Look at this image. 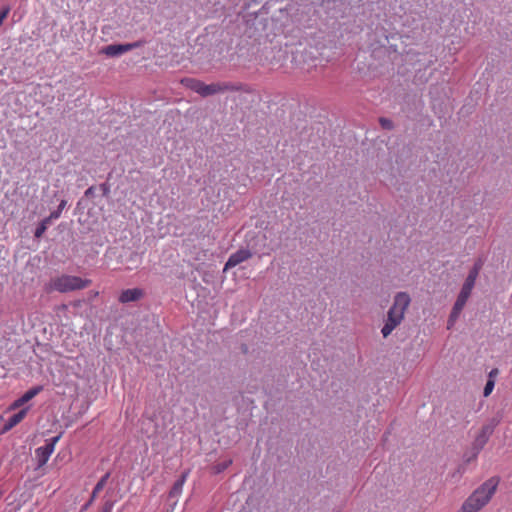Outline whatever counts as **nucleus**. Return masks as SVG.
<instances>
[{
    "mask_svg": "<svg viewBox=\"0 0 512 512\" xmlns=\"http://www.w3.org/2000/svg\"><path fill=\"white\" fill-rule=\"evenodd\" d=\"M28 409L29 407H26V408H23L22 410H20L19 412L15 413L14 415H12L4 424L3 428H2V432L5 433V432H8L9 430H11L14 426H16L17 424H19L23 419L24 417L26 416L27 412H28Z\"/></svg>",
    "mask_w": 512,
    "mask_h": 512,
    "instance_id": "10",
    "label": "nucleus"
},
{
    "mask_svg": "<svg viewBox=\"0 0 512 512\" xmlns=\"http://www.w3.org/2000/svg\"><path fill=\"white\" fill-rule=\"evenodd\" d=\"M501 420L502 416L498 413L482 426L472 443L475 446L476 452L481 451L484 448Z\"/></svg>",
    "mask_w": 512,
    "mask_h": 512,
    "instance_id": "4",
    "label": "nucleus"
},
{
    "mask_svg": "<svg viewBox=\"0 0 512 512\" xmlns=\"http://www.w3.org/2000/svg\"><path fill=\"white\" fill-rule=\"evenodd\" d=\"M48 291H58V292H64V280L63 278H57L55 280H52L48 285Z\"/></svg>",
    "mask_w": 512,
    "mask_h": 512,
    "instance_id": "16",
    "label": "nucleus"
},
{
    "mask_svg": "<svg viewBox=\"0 0 512 512\" xmlns=\"http://www.w3.org/2000/svg\"><path fill=\"white\" fill-rule=\"evenodd\" d=\"M144 296V291L140 288L126 289L121 292L118 300L120 303L136 302Z\"/></svg>",
    "mask_w": 512,
    "mask_h": 512,
    "instance_id": "9",
    "label": "nucleus"
},
{
    "mask_svg": "<svg viewBox=\"0 0 512 512\" xmlns=\"http://www.w3.org/2000/svg\"><path fill=\"white\" fill-rule=\"evenodd\" d=\"M144 43V40H139L133 43L111 44L103 47L101 52L108 57H118L126 52L143 46Z\"/></svg>",
    "mask_w": 512,
    "mask_h": 512,
    "instance_id": "6",
    "label": "nucleus"
},
{
    "mask_svg": "<svg viewBox=\"0 0 512 512\" xmlns=\"http://www.w3.org/2000/svg\"><path fill=\"white\" fill-rule=\"evenodd\" d=\"M498 374V369L494 368L489 373V379H492L494 376Z\"/></svg>",
    "mask_w": 512,
    "mask_h": 512,
    "instance_id": "27",
    "label": "nucleus"
},
{
    "mask_svg": "<svg viewBox=\"0 0 512 512\" xmlns=\"http://www.w3.org/2000/svg\"><path fill=\"white\" fill-rule=\"evenodd\" d=\"M60 437L61 435H57L50 439H47L46 443L43 446H40L35 450V460L37 462L36 468H41L47 463L52 452L54 451V446L56 442H58Z\"/></svg>",
    "mask_w": 512,
    "mask_h": 512,
    "instance_id": "5",
    "label": "nucleus"
},
{
    "mask_svg": "<svg viewBox=\"0 0 512 512\" xmlns=\"http://www.w3.org/2000/svg\"><path fill=\"white\" fill-rule=\"evenodd\" d=\"M59 214H60V213H59V211H57V212H55V213H52V214H51V216H50V218L45 219V220L41 223V225H40L39 227H37V229H36V231H35V236H36V237H40V236L44 233V231L46 230V228H47V224L50 222V220H51L52 218H58V217H59Z\"/></svg>",
    "mask_w": 512,
    "mask_h": 512,
    "instance_id": "18",
    "label": "nucleus"
},
{
    "mask_svg": "<svg viewBox=\"0 0 512 512\" xmlns=\"http://www.w3.org/2000/svg\"><path fill=\"white\" fill-rule=\"evenodd\" d=\"M410 303L411 298L407 292H397L395 294L393 304L387 312V318L381 329L384 338H387L402 323Z\"/></svg>",
    "mask_w": 512,
    "mask_h": 512,
    "instance_id": "2",
    "label": "nucleus"
},
{
    "mask_svg": "<svg viewBox=\"0 0 512 512\" xmlns=\"http://www.w3.org/2000/svg\"><path fill=\"white\" fill-rule=\"evenodd\" d=\"M186 85L198 93L202 97H208L211 95H215L223 92H235L241 91L243 89V85L240 83H231V82H217L211 84H205L204 82L197 79H187Z\"/></svg>",
    "mask_w": 512,
    "mask_h": 512,
    "instance_id": "3",
    "label": "nucleus"
},
{
    "mask_svg": "<svg viewBox=\"0 0 512 512\" xmlns=\"http://www.w3.org/2000/svg\"><path fill=\"white\" fill-rule=\"evenodd\" d=\"M110 477V473L107 472L106 474H104L101 479L97 482V484L95 485L93 491H92V495H91V500H94L95 497L97 496V494L102 491V489L104 488V486L106 485L107 483V480L109 479Z\"/></svg>",
    "mask_w": 512,
    "mask_h": 512,
    "instance_id": "15",
    "label": "nucleus"
},
{
    "mask_svg": "<svg viewBox=\"0 0 512 512\" xmlns=\"http://www.w3.org/2000/svg\"><path fill=\"white\" fill-rule=\"evenodd\" d=\"M231 464H232V460L231 459L223 461L221 463H218V464H216L214 466V472L215 473H221L224 470H226Z\"/></svg>",
    "mask_w": 512,
    "mask_h": 512,
    "instance_id": "21",
    "label": "nucleus"
},
{
    "mask_svg": "<svg viewBox=\"0 0 512 512\" xmlns=\"http://www.w3.org/2000/svg\"><path fill=\"white\" fill-rule=\"evenodd\" d=\"M252 257V253L248 249H239L236 252L232 253L227 262L225 263L224 270L231 269L238 264L250 259Z\"/></svg>",
    "mask_w": 512,
    "mask_h": 512,
    "instance_id": "7",
    "label": "nucleus"
},
{
    "mask_svg": "<svg viewBox=\"0 0 512 512\" xmlns=\"http://www.w3.org/2000/svg\"><path fill=\"white\" fill-rule=\"evenodd\" d=\"M319 4L328 11H331L335 9L337 4H346V0H319Z\"/></svg>",
    "mask_w": 512,
    "mask_h": 512,
    "instance_id": "17",
    "label": "nucleus"
},
{
    "mask_svg": "<svg viewBox=\"0 0 512 512\" xmlns=\"http://www.w3.org/2000/svg\"><path fill=\"white\" fill-rule=\"evenodd\" d=\"M42 386H36L26 391L21 397L28 402L42 391Z\"/></svg>",
    "mask_w": 512,
    "mask_h": 512,
    "instance_id": "19",
    "label": "nucleus"
},
{
    "mask_svg": "<svg viewBox=\"0 0 512 512\" xmlns=\"http://www.w3.org/2000/svg\"><path fill=\"white\" fill-rule=\"evenodd\" d=\"M9 11H10L9 7H6L2 11H0V26L2 25L4 19L7 17Z\"/></svg>",
    "mask_w": 512,
    "mask_h": 512,
    "instance_id": "26",
    "label": "nucleus"
},
{
    "mask_svg": "<svg viewBox=\"0 0 512 512\" xmlns=\"http://www.w3.org/2000/svg\"><path fill=\"white\" fill-rule=\"evenodd\" d=\"M86 194H92V188H89V189L86 191Z\"/></svg>",
    "mask_w": 512,
    "mask_h": 512,
    "instance_id": "30",
    "label": "nucleus"
},
{
    "mask_svg": "<svg viewBox=\"0 0 512 512\" xmlns=\"http://www.w3.org/2000/svg\"><path fill=\"white\" fill-rule=\"evenodd\" d=\"M25 403H27V402L24 401V399L22 397H20L11 404L10 409L11 410L17 409V408L21 407L22 405H24Z\"/></svg>",
    "mask_w": 512,
    "mask_h": 512,
    "instance_id": "25",
    "label": "nucleus"
},
{
    "mask_svg": "<svg viewBox=\"0 0 512 512\" xmlns=\"http://www.w3.org/2000/svg\"><path fill=\"white\" fill-rule=\"evenodd\" d=\"M463 308H464V306H459V304L454 303L452 311H451V313L449 315V319H448V328H451L454 325V323L458 319Z\"/></svg>",
    "mask_w": 512,
    "mask_h": 512,
    "instance_id": "14",
    "label": "nucleus"
},
{
    "mask_svg": "<svg viewBox=\"0 0 512 512\" xmlns=\"http://www.w3.org/2000/svg\"><path fill=\"white\" fill-rule=\"evenodd\" d=\"M114 506L113 500H106L102 506L101 512H111Z\"/></svg>",
    "mask_w": 512,
    "mask_h": 512,
    "instance_id": "24",
    "label": "nucleus"
},
{
    "mask_svg": "<svg viewBox=\"0 0 512 512\" xmlns=\"http://www.w3.org/2000/svg\"><path fill=\"white\" fill-rule=\"evenodd\" d=\"M482 266H483L482 259H478L477 261H475L472 269L468 273V276H467L466 280L475 283L476 279H477V277L479 275V272L482 269Z\"/></svg>",
    "mask_w": 512,
    "mask_h": 512,
    "instance_id": "13",
    "label": "nucleus"
},
{
    "mask_svg": "<svg viewBox=\"0 0 512 512\" xmlns=\"http://www.w3.org/2000/svg\"><path fill=\"white\" fill-rule=\"evenodd\" d=\"M480 451L476 452L475 446L472 444L471 451L469 453L464 454V462L470 463L472 461H475L479 455Z\"/></svg>",
    "mask_w": 512,
    "mask_h": 512,
    "instance_id": "20",
    "label": "nucleus"
},
{
    "mask_svg": "<svg viewBox=\"0 0 512 512\" xmlns=\"http://www.w3.org/2000/svg\"><path fill=\"white\" fill-rule=\"evenodd\" d=\"M379 123H380V126L385 130H392L394 128V123L392 122V120H390L388 118H385V117L379 118Z\"/></svg>",
    "mask_w": 512,
    "mask_h": 512,
    "instance_id": "22",
    "label": "nucleus"
},
{
    "mask_svg": "<svg viewBox=\"0 0 512 512\" xmlns=\"http://www.w3.org/2000/svg\"><path fill=\"white\" fill-rule=\"evenodd\" d=\"M500 483L498 476H493L482 483L473 493L464 501L458 512H478L486 506Z\"/></svg>",
    "mask_w": 512,
    "mask_h": 512,
    "instance_id": "1",
    "label": "nucleus"
},
{
    "mask_svg": "<svg viewBox=\"0 0 512 512\" xmlns=\"http://www.w3.org/2000/svg\"><path fill=\"white\" fill-rule=\"evenodd\" d=\"M495 386V382L493 379H488V381L485 384L483 395L484 397H487L491 394Z\"/></svg>",
    "mask_w": 512,
    "mask_h": 512,
    "instance_id": "23",
    "label": "nucleus"
},
{
    "mask_svg": "<svg viewBox=\"0 0 512 512\" xmlns=\"http://www.w3.org/2000/svg\"><path fill=\"white\" fill-rule=\"evenodd\" d=\"M316 130H317V132H318V133L320 132V130H321V128H320V124H319V125H317Z\"/></svg>",
    "mask_w": 512,
    "mask_h": 512,
    "instance_id": "31",
    "label": "nucleus"
},
{
    "mask_svg": "<svg viewBox=\"0 0 512 512\" xmlns=\"http://www.w3.org/2000/svg\"><path fill=\"white\" fill-rule=\"evenodd\" d=\"M92 501H93V500H91V499H90V501H88V502L86 503V506H89V505L91 504V502H92Z\"/></svg>",
    "mask_w": 512,
    "mask_h": 512,
    "instance_id": "32",
    "label": "nucleus"
},
{
    "mask_svg": "<svg viewBox=\"0 0 512 512\" xmlns=\"http://www.w3.org/2000/svg\"><path fill=\"white\" fill-rule=\"evenodd\" d=\"M92 501H93V500H91V499H90V501H88V502L86 503V506H89V505L91 504V502H92Z\"/></svg>",
    "mask_w": 512,
    "mask_h": 512,
    "instance_id": "34",
    "label": "nucleus"
},
{
    "mask_svg": "<svg viewBox=\"0 0 512 512\" xmlns=\"http://www.w3.org/2000/svg\"><path fill=\"white\" fill-rule=\"evenodd\" d=\"M64 208V200H62L58 205V210H62Z\"/></svg>",
    "mask_w": 512,
    "mask_h": 512,
    "instance_id": "29",
    "label": "nucleus"
},
{
    "mask_svg": "<svg viewBox=\"0 0 512 512\" xmlns=\"http://www.w3.org/2000/svg\"><path fill=\"white\" fill-rule=\"evenodd\" d=\"M92 501H93V500H91V499H90V501H88V502L86 503V506H89V505L91 504V502H92Z\"/></svg>",
    "mask_w": 512,
    "mask_h": 512,
    "instance_id": "33",
    "label": "nucleus"
},
{
    "mask_svg": "<svg viewBox=\"0 0 512 512\" xmlns=\"http://www.w3.org/2000/svg\"><path fill=\"white\" fill-rule=\"evenodd\" d=\"M90 285V279L66 275V292L85 289Z\"/></svg>",
    "mask_w": 512,
    "mask_h": 512,
    "instance_id": "8",
    "label": "nucleus"
},
{
    "mask_svg": "<svg viewBox=\"0 0 512 512\" xmlns=\"http://www.w3.org/2000/svg\"><path fill=\"white\" fill-rule=\"evenodd\" d=\"M474 285H475V283L465 279V282L462 285V288L460 290V293H459L455 303L459 304V306H465L467 300L469 299V297L471 295Z\"/></svg>",
    "mask_w": 512,
    "mask_h": 512,
    "instance_id": "11",
    "label": "nucleus"
},
{
    "mask_svg": "<svg viewBox=\"0 0 512 512\" xmlns=\"http://www.w3.org/2000/svg\"><path fill=\"white\" fill-rule=\"evenodd\" d=\"M84 302H85L84 300H77V301L73 302V305L78 307V306H81V304Z\"/></svg>",
    "mask_w": 512,
    "mask_h": 512,
    "instance_id": "28",
    "label": "nucleus"
},
{
    "mask_svg": "<svg viewBox=\"0 0 512 512\" xmlns=\"http://www.w3.org/2000/svg\"><path fill=\"white\" fill-rule=\"evenodd\" d=\"M188 475H189V470H186L175 481V483L173 484V486L169 492L170 499L177 498L178 496H180V494L182 493V490H183L184 483L186 482Z\"/></svg>",
    "mask_w": 512,
    "mask_h": 512,
    "instance_id": "12",
    "label": "nucleus"
}]
</instances>
